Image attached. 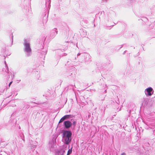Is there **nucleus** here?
<instances>
[{
  "instance_id": "1",
  "label": "nucleus",
  "mask_w": 155,
  "mask_h": 155,
  "mask_svg": "<svg viewBox=\"0 0 155 155\" xmlns=\"http://www.w3.org/2000/svg\"><path fill=\"white\" fill-rule=\"evenodd\" d=\"M72 133L70 131H65L63 134V136L65 138V143L68 144L71 140Z\"/></svg>"
},
{
  "instance_id": "2",
  "label": "nucleus",
  "mask_w": 155,
  "mask_h": 155,
  "mask_svg": "<svg viewBox=\"0 0 155 155\" xmlns=\"http://www.w3.org/2000/svg\"><path fill=\"white\" fill-rule=\"evenodd\" d=\"M64 124L66 128H68L72 126V124L69 121H66L64 122Z\"/></svg>"
},
{
  "instance_id": "3",
  "label": "nucleus",
  "mask_w": 155,
  "mask_h": 155,
  "mask_svg": "<svg viewBox=\"0 0 155 155\" xmlns=\"http://www.w3.org/2000/svg\"><path fill=\"white\" fill-rule=\"evenodd\" d=\"M25 49L26 51L28 53L31 52V49L30 47V45L29 43H26L25 44Z\"/></svg>"
},
{
  "instance_id": "4",
  "label": "nucleus",
  "mask_w": 155,
  "mask_h": 155,
  "mask_svg": "<svg viewBox=\"0 0 155 155\" xmlns=\"http://www.w3.org/2000/svg\"><path fill=\"white\" fill-rule=\"evenodd\" d=\"M153 89L151 87H150L148 88H147L146 90V92H147V95L148 96H150L153 93V92L152 93H151V92H152L153 91Z\"/></svg>"
},
{
  "instance_id": "5",
  "label": "nucleus",
  "mask_w": 155,
  "mask_h": 155,
  "mask_svg": "<svg viewBox=\"0 0 155 155\" xmlns=\"http://www.w3.org/2000/svg\"><path fill=\"white\" fill-rule=\"evenodd\" d=\"M72 117V115H67L64 116L63 117L64 120H65L66 119H69L70 118H71Z\"/></svg>"
},
{
  "instance_id": "6",
  "label": "nucleus",
  "mask_w": 155,
  "mask_h": 155,
  "mask_svg": "<svg viewBox=\"0 0 155 155\" xmlns=\"http://www.w3.org/2000/svg\"><path fill=\"white\" fill-rule=\"evenodd\" d=\"M72 150L71 149L69 150L68 152L67 155H69L71 154L72 153Z\"/></svg>"
},
{
  "instance_id": "7",
  "label": "nucleus",
  "mask_w": 155,
  "mask_h": 155,
  "mask_svg": "<svg viewBox=\"0 0 155 155\" xmlns=\"http://www.w3.org/2000/svg\"><path fill=\"white\" fill-rule=\"evenodd\" d=\"M64 120V119L63 117H62L59 120V123H60L62 122Z\"/></svg>"
},
{
  "instance_id": "8",
  "label": "nucleus",
  "mask_w": 155,
  "mask_h": 155,
  "mask_svg": "<svg viewBox=\"0 0 155 155\" xmlns=\"http://www.w3.org/2000/svg\"><path fill=\"white\" fill-rule=\"evenodd\" d=\"M12 81H11V82L9 83V87H10V85H11V84H12Z\"/></svg>"
},
{
  "instance_id": "9",
  "label": "nucleus",
  "mask_w": 155,
  "mask_h": 155,
  "mask_svg": "<svg viewBox=\"0 0 155 155\" xmlns=\"http://www.w3.org/2000/svg\"><path fill=\"white\" fill-rule=\"evenodd\" d=\"M121 155H127L124 153H123L121 154Z\"/></svg>"
},
{
  "instance_id": "10",
  "label": "nucleus",
  "mask_w": 155,
  "mask_h": 155,
  "mask_svg": "<svg viewBox=\"0 0 155 155\" xmlns=\"http://www.w3.org/2000/svg\"><path fill=\"white\" fill-rule=\"evenodd\" d=\"M76 124V122L75 121H74L73 122V124L74 125H75Z\"/></svg>"
}]
</instances>
